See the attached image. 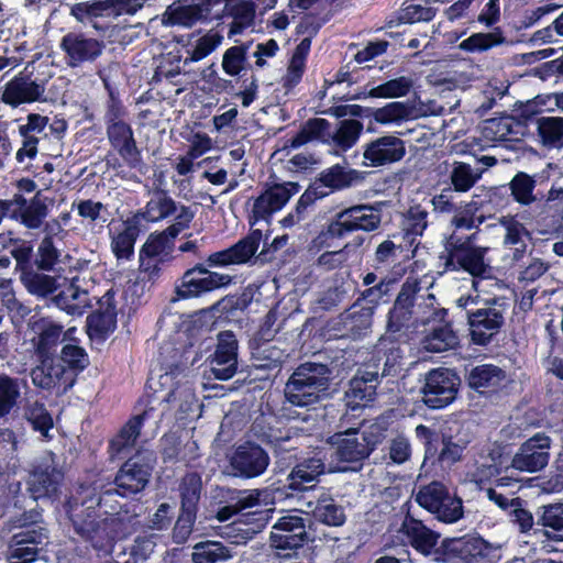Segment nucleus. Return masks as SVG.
I'll list each match as a JSON object with an SVG mask.
<instances>
[{"instance_id": "nucleus-1", "label": "nucleus", "mask_w": 563, "mask_h": 563, "mask_svg": "<svg viewBox=\"0 0 563 563\" xmlns=\"http://www.w3.org/2000/svg\"><path fill=\"white\" fill-rule=\"evenodd\" d=\"M435 302L433 294L422 292L417 278H407L389 311L387 331L396 333L402 329L427 324L431 320L443 319L446 310L437 308Z\"/></svg>"}, {"instance_id": "nucleus-2", "label": "nucleus", "mask_w": 563, "mask_h": 563, "mask_svg": "<svg viewBox=\"0 0 563 563\" xmlns=\"http://www.w3.org/2000/svg\"><path fill=\"white\" fill-rule=\"evenodd\" d=\"M106 496H98L89 487H81L78 496H73L66 504L68 517L77 534L102 547V541L113 539L111 527L117 518L98 519L96 506H100Z\"/></svg>"}, {"instance_id": "nucleus-3", "label": "nucleus", "mask_w": 563, "mask_h": 563, "mask_svg": "<svg viewBox=\"0 0 563 563\" xmlns=\"http://www.w3.org/2000/svg\"><path fill=\"white\" fill-rule=\"evenodd\" d=\"M331 376L332 369L327 364H300L285 384L286 402L300 408L319 402L330 388Z\"/></svg>"}, {"instance_id": "nucleus-4", "label": "nucleus", "mask_w": 563, "mask_h": 563, "mask_svg": "<svg viewBox=\"0 0 563 563\" xmlns=\"http://www.w3.org/2000/svg\"><path fill=\"white\" fill-rule=\"evenodd\" d=\"M62 84V77L44 74L32 77L31 74H21L5 85L1 100L12 107L32 102H52L57 100Z\"/></svg>"}, {"instance_id": "nucleus-5", "label": "nucleus", "mask_w": 563, "mask_h": 563, "mask_svg": "<svg viewBox=\"0 0 563 563\" xmlns=\"http://www.w3.org/2000/svg\"><path fill=\"white\" fill-rule=\"evenodd\" d=\"M382 438L383 430L377 424L371 426L369 431L362 433L356 427H347L329 438L331 457L344 463L361 462L369 456Z\"/></svg>"}, {"instance_id": "nucleus-6", "label": "nucleus", "mask_w": 563, "mask_h": 563, "mask_svg": "<svg viewBox=\"0 0 563 563\" xmlns=\"http://www.w3.org/2000/svg\"><path fill=\"white\" fill-rule=\"evenodd\" d=\"M476 239V232L468 236H462L453 232L445 242V251L440 256L444 260L445 269H459L472 274L474 277L484 276L489 269L484 262L485 247H474L473 242Z\"/></svg>"}, {"instance_id": "nucleus-7", "label": "nucleus", "mask_w": 563, "mask_h": 563, "mask_svg": "<svg viewBox=\"0 0 563 563\" xmlns=\"http://www.w3.org/2000/svg\"><path fill=\"white\" fill-rule=\"evenodd\" d=\"M384 206V202L360 203L341 210L328 225L329 235L341 239L355 231H376L382 224V209Z\"/></svg>"}, {"instance_id": "nucleus-8", "label": "nucleus", "mask_w": 563, "mask_h": 563, "mask_svg": "<svg viewBox=\"0 0 563 563\" xmlns=\"http://www.w3.org/2000/svg\"><path fill=\"white\" fill-rule=\"evenodd\" d=\"M209 265L198 263L188 268L175 286L176 299L199 298L207 292L223 288L232 283V276L209 269Z\"/></svg>"}, {"instance_id": "nucleus-9", "label": "nucleus", "mask_w": 563, "mask_h": 563, "mask_svg": "<svg viewBox=\"0 0 563 563\" xmlns=\"http://www.w3.org/2000/svg\"><path fill=\"white\" fill-rule=\"evenodd\" d=\"M416 501L443 522H455L463 517L462 499L451 495L440 482L421 486L416 494Z\"/></svg>"}, {"instance_id": "nucleus-10", "label": "nucleus", "mask_w": 563, "mask_h": 563, "mask_svg": "<svg viewBox=\"0 0 563 563\" xmlns=\"http://www.w3.org/2000/svg\"><path fill=\"white\" fill-rule=\"evenodd\" d=\"M506 307L499 299H493L484 308L467 310L471 340L476 345H488L505 324Z\"/></svg>"}, {"instance_id": "nucleus-11", "label": "nucleus", "mask_w": 563, "mask_h": 563, "mask_svg": "<svg viewBox=\"0 0 563 563\" xmlns=\"http://www.w3.org/2000/svg\"><path fill=\"white\" fill-rule=\"evenodd\" d=\"M271 464L268 452L260 444L246 441L238 445L229 456V475L242 479L262 476Z\"/></svg>"}, {"instance_id": "nucleus-12", "label": "nucleus", "mask_w": 563, "mask_h": 563, "mask_svg": "<svg viewBox=\"0 0 563 563\" xmlns=\"http://www.w3.org/2000/svg\"><path fill=\"white\" fill-rule=\"evenodd\" d=\"M153 453L137 454L129 459L114 478V489H107L103 496L113 492L121 496L136 494L145 488L151 477L154 463Z\"/></svg>"}, {"instance_id": "nucleus-13", "label": "nucleus", "mask_w": 563, "mask_h": 563, "mask_svg": "<svg viewBox=\"0 0 563 563\" xmlns=\"http://www.w3.org/2000/svg\"><path fill=\"white\" fill-rule=\"evenodd\" d=\"M311 521L297 511L280 517L273 526L271 544L277 550H297L308 543Z\"/></svg>"}, {"instance_id": "nucleus-14", "label": "nucleus", "mask_w": 563, "mask_h": 563, "mask_svg": "<svg viewBox=\"0 0 563 563\" xmlns=\"http://www.w3.org/2000/svg\"><path fill=\"white\" fill-rule=\"evenodd\" d=\"M460 383V377L449 368L430 371L422 387L424 404L433 409L450 405L456 398Z\"/></svg>"}, {"instance_id": "nucleus-15", "label": "nucleus", "mask_w": 563, "mask_h": 563, "mask_svg": "<svg viewBox=\"0 0 563 563\" xmlns=\"http://www.w3.org/2000/svg\"><path fill=\"white\" fill-rule=\"evenodd\" d=\"M38 364L31 369L30 376L34 386L51 390L64 385V390L74 384L73 372L57 356L37 357Z\"/></svg>"}, {"instance_id": "nucleus-16", "label": "nucleus", "mask_w": 563, "mask_h": 563, "mask_svg": "<svg viewBox=\"0 0 563 563\" xmlns=\"http://www.w3.org/2000/svg\"><path fill=\"white\" fill-rule=\"evenodd\" d=\"M550 438L543 433L528 439L512 457L511 466L530 473L544 468L550 459Z\"/></svg>"}, {"instance_id": "nucleus-17", "label": "nucleus", "mask_w": 563, "mask_h": 563, "mask_svg": "<svg viewBox=\"0 0 563 563\" xmlns=\"http://www.w3.org/2000/svg\"><path fill=\"white\" fill-rule=\"evenodd\" d=\"M405 154V142L400 137L383 135L365 145L363 164L368 167H380L399 162Z\"/></svg>"}, {"instance_id": "nucleus-18", "label": "nucleus", "mask_w": 563, "mask_h": 563, "mask_svg": "<svg viewBox=\"0 0 563 563\" xmlns=\"http://www.w3.org/2000/svg\"><path fill=\"white\" fill-rule=\"evenodd\" d=\"M60 48L65 52L66 64L78 67L82 63L97 59L102 54L104 43L82 33L70 32L62 38Z\"/></svg>"}, {"instance_id": "nucleus-19", "label": "nucleus", "mask_w": 563, "mask_h": 563, "mask_svg": "<svg viewBox=\"0 0 563 563\" xmlns=\"http://www.w3.org/2000/svg\"><path fill=\"white\" fill-rule=\"evenodd\" d=\"M238 340L233 332L223 331L218 334V344L210 360V371L221 380L230 379L238 371Z\"/></svg>"}, {"instance_id": "nucleus-20", "label": "nucleus", "mask_w": 563, "mask_h": 563, "mask_svg": "<svg viewBox=\"0 0 563 563\" xmlns=\"http://www.w3.org/2000/svg\"><path fill=\"white\" fill-rule=\"evenodd\" d=\"M262 236L261 230H253L231 247L210 254L206 262L209 266H229L247 263L256 253Z\"/></svg>"}, {"instance_id": "nucleus-21", "label": "nucleus", "mask_w": 563, "mask_h": 563, "mask_svg": "<svg viewBox=\"0 0 563 563\" xmlns=\"http://www.w3.org/2000/svg\"><path fill=\"white\" fill-rule=\"evenodd\" d=\"M378 385V371L366 366L353 377L345 391L346 406L352 410L366 407L375 399Z\"/></svg>"}, {"instance_id": "nucleus-22", "label": "nucleus", "mask_w": 563, "mask_h": 563, "mask_svg": "<svg viewBox=\"0 0 563 563\" xmlns=\"http://www.w3.org/2000/svg\"><path fill=\"white\" fill-rule=\"evenodd\" d=\"M213 0H191L176 7H168L163 15V22L170 25L192 27L198 22L206 21L211 12Z\"/></svg>"}, {"instance_id": "nucleus-23", "label": "nucleus", "mask_w": 563, "mask_h": 563, "mask_svg": "<svg viewBox=\"0 0 563 563\" xmlns=\"http://www.w3.org/2000/svg\"><path fill=\"white\" fill-rule=\"evenodd\" d=\"M325 464L320 457H308L297 463L287 476V488L296 492L313 489L324 474Z\"/></svg>"}, {"instance_id": "nucleus-24", "label": "nucleus", "mask_w": 563, "mask_h": 563, "mask_svg": "<svg viewBox=\"0 0 563 563\" xmlns=\"http://www.w3.org/2000/svg\"><path fill=\"white\" fill-rule=\"evenodd\" d=\"M108 139L111 145L130 167L140 165L141 152L134 140L132 128L125 122H117L107 128Z\"/></svg>"}, {"instance_id": "nucleus-25", "label": "nucleus", "mask_w": 563, "mask_h": 563, "mask_svg": "<svg viewBox=\"0 0 563 563\" xmlns=\"http://www.w3.org/2000/svg\"><path fill=\"white\" fill-rule=\"evenodd\" d=\"M399 532L406 536L407 541L424 555L433 552L440 538L438 532L429 529L421 520L411 516L409 511L401 522Z\"/></svg>"}, {"instance_id": "nucleus-26", "label": "nucleus", "mask_w": 563, "mask_h": 563, "mask_svg": "<svg viewBox=\"0 0 563 563\" xmlns=\"http://www.w3.org/2000/svg\"><path fill=\"white\" fill-rule=\"evenodd\" d=\"M40 519L41 514L38 511H30L19 519L20 530L10 538L14 545L43 549L47 544V529L41 525Z\"/></svg>"}, {"instance_id": "nucleus-27", "label": "nucleus", "mask_w": 563, "mask_h": 563, "mask_svg": "<svg viewBox=\"0 0 563 563\" xmlns=\"http://www.w3.org/2000/svg\"><path fill=\"white\" fill-rule=\"evenodd\" d=\"M99 308L87 319L88 333L91 338L104 339L115 329L117 309L113 295L107 292L98 301Z\"/></svg>"}, {"instance_id": "nucleus-28", "label": "nucleus", "mask_w": 563, "mask_h": 563, "mask_svg": "<svg viewBox=\"0 0 563 563\" xmlns=\"http://www.w3.org/2000/svg\"><path fill=\"white\" fill-rule=\"evenodd\" d=\"M299 186L295 183L287 185H274L263 192L253 206V216L255 219H266L273 212L283 208L294 192L298 191Z\"/></svg>"}, {"instance_id": "nucleus-29", "label": "nucleus", "mask_w": 563, "mask_h": 563, "mask_svg": "<svg viewBox=\"0 0 563 563\" xmlns=\"http://www.w3.org/2000/svg\"><path fill=\"white\" fill-rule=\"evenodd\" d=\"M62 473L48 462L37 465L30 474L29 489L34 499L49 497L57 492Z\"/></svg>"}, {"instance_id": "nucleus-30", "label": "nucleus", "mask_w": 563, "mask_h": 563, "mask_svg": "<svg viewBox=\"0 0 563 563\" xmlns=\"http://www.w3.org/2000/svg\"><path fill=\"white\" fill-rule=\"evenodd\" d=\"M307 507V512H311L318 521L328 526H342L346 518L343 507L323 490L316 496L314 500H309Z\"/></svg>"}, {"instance_id": "nucleus-31", "label": "nucleus", "mask_w": 563, "mask_h": 563, "mask_svg": "<svg viewBox=\"0 0 563 563\" xmlns=\"http://www.w3.org/2000/svg\"><path fill=\"white\" fill-rule=\"evenodd\" d=\"M253 365L260 369H278L288 357L285 350L268 339L254 338L251 341Z\"/></svg>"}, {"instance_id": "nucleus-32", "label": "nucleus", "mask_w": 563, "mask_h": 563, "mask_svg": "<svg viewBox=\"0 0 563 563\" xmlns=\"http://www.w3.org/2000/svg\"><path fill=\"white\" fill-rule=\"evenodd\" d=\"M363 132V123L355 119H345L340 121L335 129L330 128L329 146L333 147L335 153L346 152L358 141Z\"/></svg>"}, {"instance_id": "nucleus-33", "label": "nucleus", "mask_w": 563, "mask_h": 563, "mask_svg": "<svg viewBox=\"0 0 563 563\" xmlns=\"http://www.w3.org/2000/svg\"><path fill=\"white\" fill-rule=\"evenodd\" d=\"M331 123L321 118L309 119L300 129V131L287 141L286 147L297 148L308 142L319 141L329 144Z\"/></svg>"}, {"instance_id": "nucleus-34", "label": "nucleus", "mask_w": 563, "mask_h": 563, "mask_svg": "<svg viewBox=\"0 0 563 563\" xmlns=\"http://www.w3.org/2000/svg\"><path fill=\"white\" fill-rule=\"evenodd\" d=\"M22 380L8 374H0V420L13 415L20 404Z\"/></svg>"}, {"instance_id": "nucleus-35", "label": "nucleus", "mask_w": 563, "mask_h": 563, "mask_svg": "<svg viewBox=\"0 0 563 563\" xmlns=\"http://www.w3.org/2000/svg\"><path fill=\"white\" fill-rule=\"evenodd\" d=\"M537 516V525L550 529L543 532L548 539L563 541V503L541 506Z\"/></svg>"}, {"instance_id": "nucleus-36", "label": "nucleus", "mask_w": 563, "mask_h": 563, "mask_svg": "<svg viewBox=\"0 0 563 563\" xmlns=\"http://www.w3.org/2000/svg\"><path fill=\"white\" fill-rule=\"evenodd\" d=\"M318 180L331 190H341L363 181L364 175L356 169H349L336 164L321 172Z\"/></svg>"}, {"instance_id": "nucleus-37", "label": "nucleus", "mask_w": 563, "mask_h": 563, "mask_svg": "<svg viewBox=\"0 0 563 563\" xmlns=\"http://www.w3.org/2000/svg\"><path fill=\"white\" fill-rule=\"evenodd\" d=\"M21 283L26 290L37 297L45 298L58 288L57 277L45 274L40 268H25L20 275Z\"/></svg>"}, {"instance_id": "nucleus-38", "label": "nucleus", "mask_w": 563, "mask_h": 563, "mask_svg": "<svg viewBox=\"0 0 563 563\" xmlns=\"http://www.w3.org/2000/svg\"><path fill=\"white\" fill-rule=\"evenodd\" d=\"M37 327L38 335L36 340H33L36 357L55 356V349L63 341V327L46 320H43Z\"/></svg>"}, {"instance_id": "nucleus-39", "label": "nucleus", "mask_w": 563, "mask_h": 563, "mask_svg": "<svg viewBox=\"0 0 563 563\" xmlns=\"http://www.w3.org/2000/svg\"><path fill=\"white\" fill-rule=\"evenodd\" d=\"M153 409L144 410L142 413L131 418L120 430L118 435L110 443L111 456L121 454L124 450L134 445L141 430L143 420Z\"/></svg>"}, {"instance_id": "nucleus-40", "label": "nucleus", "mask_w": 563, "mask_h": 563, "mask_svg": "<svg viewBox=\"0 0 563 563\" xmlns=\"http://www.w3.org/2000/svg\"><path fill=\"white\" fill-rule=\"evenodd\" d=\"M484 173V167L472 166L464 162H454L451 165L449 178L455 191L466 192L474 187Z\"/></svg>"}, {"instance_id": "nucleus-41", "label": "nucleus", "mask_w": 563, "mask_h": 563, "mask_svg": "<svg viewBox=\"0 0 563 563\" xmlns=\"http://www.w3.org/2000/svg\"><path fill=\"white\" fill-rule=\"evenodd\" d=\"M181 510H198L202 493V478L200 474L190 472L184 475L178 485Z\"/></svg>"}, {"instance_id": "nucleus-42", "label": "nucleus", "mask_w": 563, "mask_h": 563, "mask_svg": "<svg viewBox=\"0 0 563 563\" xmlns=\"http://www.w3.org/2000/svg\"><path fill=\"white\" fill-rule=\"evenodd\" d=\"M367 117L380 124L401 123L413 117L415 108L407 102L393 101L377 109H368Z\"/></svg>"}, {"instance_id": "nucleus-43", "label": "nucleus", "mask_w": 563, "mask_h": 563, "mask_svg": "<svg viewBox=\"0 0 563 563\" xmlns=\"http://www.w3.org/2000/svg\"><path fill=\"white\" fill-rule=\"evenodd\" d=\"M424 350L432 353H441L459 345V336L450 324L434 327L422 341Z\"/></svg>"}, {"instance_id": "nucleus-44", "label": "nucleus", "mask_w": 563, "mask_h": 563, "mask_svg": "<svg viewBox=\"0 0 563 563\" xmlns=\"http://www.w3.org/2000/svg\"><path fill=\"white\" fill-rule=\"evenodd\" d=\"M505 376V372L498 366L485 364L472 368L467 382L471 388L484 393L485 388L497 387Z\"/></svg>"}, {"instance_id": "nucleus-45", "label": "nucleus", "mask_w": 563, "mask_h": 563, "mask_svg": "<svg viewBox=\"0 0 563 563\" xmlns=\"http://www.w3.org/2000/svg\"><path fill=\"white\" fill-rule=\"evenodd\" d=\"M124 228L112 238V252L118 260H129L134 254V244L140 234V228L135 221H125Z\"/></svg>"}, {"instance_id": "nucleus-46", "label": "nucleus", "mask_w": 563, "mask_h": 563, "mask_svg": "<svg viewBox=\"0 0 563 563\" xmlns=\"http://www.w3.org/2000/svg\"><path fill=\"white\" fill-rule=\"evenodd\" d=\"M231 556V550L216 541L197 543L191 554L194 563H221L228 561Z\"/></svg>"}, {"instance_id": "nucleus-47", "label": "nucleus", "mask_w": 563, "mask_h": 563, "mask_svg": "<svg viewBox=\"0 0 563 563\" xmlns=\"http://www.w3.org/2000/svg\"><path fill=\"white\" fill-rule=\"evenodd\" d=\"M537 131L541 143L556 147L563 143V118L541 117L537 119Z\"/></svg>"}, {"instance_id": "nucleus-48", "label": "nucleus", "mask_w": 563, "mask_h": 563, "mask_svg": "<svg viewBox=\"0 0 563 563\" xmlns=\"http://www.w3.org/2000/svg\"><path fill=\"white\" fill-rule=\"evenodd\" d=\"M310 38L306 37L295 48L287 74L283 78L284 87L289 89L299 82L305 70V62L310 49Z\"/></svg>"}, {"instance_id": "nucleus-49", "label": "nucleus", "mask_w": 563, "mask_h": 563, "mask_svg": "<svg viewBox=\"0 0 563 563\" xmlns=\"http://www.w3.org/2000/svg\"><path fill=\"white\" fill-rule=\"evenodd\" d=\"M175 210V201L165 191L155 190L151 194L143 217L148 221H157L168 217Z\"/></svg>"}, {"instance_id": "nucleus-50", "label": "nucleus", "mask_w": 563, "mask_h": 563, "mask_svg": "<svg viewBox=\"0 0 563 563\" xmlns=\"http://www.w3.org/2000/svg\"><path fill=\"white\" fill-rule=\"evenodd\" d=\"M534 177L527 173L519 172L509 183V188L514 199L520 205L528 206L539 199L538 194H534L536 188Z\"/></svg>"}, {"instance_id": "nucleus-51", "label": "nucleus", "mask_w": 563, "mask_h": 563, "mask_svg": "<svg viewBox=\"0 0 563 563\" xmlns=\"http://www.w3.org/2000/svg\"><path fill=\"white\" fill-rule=\"evenodd\" d=\"M373 314L374 307L353 305L343 317L344 325L354 336H361L372 327Z\"/></svg>"}, {"instance_id": "nucleus-52", "label": "nucleus", "mask_w": 563, "mask_h": 563, "mask_svg": "<svg viewBox=\"0 0 563 563\" xmlns=\"http://www.w3.org/2000/svg\"><path fill=\"white\" fill-rule=\"evenodd\" d=\"M518 128L519 124L510 117L494 118L485 122L483 128L484 136L494 142L511 141V135L517 134L514 128Z\"/></svg>"}, {"instance_id": "nucleus-53", "label": "nucleus", "mask_w": 563, "mask_h": 563, "mask_svg": "<svg viewBox=\"0 0 563 563\" xmlns=\"http://www.w3.org/2000/svg\"><path fill=\"white\" fill-rule=\"evenodd\" d=\"M251 43L235 45L228 48L222 57V68L230 76H239L246 67L247 52Z\"/></svg>"}, {"instance_id": "nucleus-54", "label": "nucleus", "mask_w": 563, "mask_h": 563, "mask_svg": "<svg viewBox=\"0 0 563 563\" xmlns=\"http://www.w3.org/2000/svg\"><path fill=\"white\" fill-rule=\"evenodd\" d=\"M412 86L413 80L410 77L401 76L372 88L368 96L373 98H399L406 96Z\"/></svg>"}, {"instance_id": "nucleus-55", "label": "nucleus", "mask_w": 563, "mask_h": 563, "mask_svg": "<svg viewBox=\"0 0 563 563\" xmlns=\"http://www.w3.org/2000/svg\"><path fill=\"white\" fill-rule=\"evenodd\" d=\"M47 206L44 200L41 199L40 192H37L27 207L20 212L16 221H20L29 229H38L47 217Z\"/></svg>"}, {"instance_id": "nucleus-56", "label": "nucleus", "mask_w": 563, "mask_h": 563, "mask_svg": "<svg viewBox=\"0 0 563 563\" xmlns=\"http://www.w3.org/2000/svg\"><path fill=\"white\" fill-rule=\"evenodd\" d=\"M264 495L266 492L261 489L232 490L230 501L235 503L239 512L255 515L258 514L256 509L263 505Z\"/></svg>"}, {"instance_id": "nucleus-57", "label": "nucleus", "mask_w": 563, "mask_h": 563, "mask_svg": "<svg viewBox=\"0 0 563 563\" xmlns=\"http://www.w3.org/2000/svg\"><path fill=\"white\" fill-rule=\"evenodd\" d=\"M24 417L35 430L40 431L44 435L53 427L52 417L47 412L44 405L37 400H26L24 405Z\"/></svg>"}, {"instance_id": "nucleus-58", "label": "nucleus", "mask_w": 563, "mask_h": 563, "mask_svg": "<svg viewBox=\"0 0 563 563\" xmlns=\"http://www.w3.org/2000/svg\"><path fill=\"white\" fill-rule=\"evenodd\" d=\"M261 440L273 448L276 456L297 451L300 442V438L291 435L289 431L285 433L280 431L278 433L264 432Z\"/></svg>"}, {"instance_id": "nucleus-59", "label": "nucleus", "mask_w": 563, "mask_h": 563, "mask_svg": "<svg viewBox=\"0 0 563 563\" xmlns=\"http://www.w3.org/2000/svg\"><path fill=\"white\" fill-rule=\"evenodd\" d=\"M222 38V35L212 31L198 38L195 47L188 51L189 56L185 58L184 65L198 62L211 54L221 44Z\"/></svg>"}, {"instance_id": "nucleus-60", "label": "nucleus", "mask_w": 563, "mask_h": 563, "mask_svg": "<svg viewBox=\"0 0 563 563\" xmlns=\"http://www.w3.org/2000/svg\"><path fill=\"white\" fill-rule=\"evenodd\" d=\"M505 41L500 32L475 33L460 44V48L475 52L486 51Z\"/></svg>"}, {"instance_id": "nucleus-61", "label": "nucleus", "mask_w": 563, "mask_h": 563, "mask_svg": "<svg viewBox=\"0 0 563 563\" xmlns=\"http://www.w3.org/2000/svg\"><path fill=\"white\" fill-rule=\"evenodd\" d=\"M167 404L177 406L181 412H188L196 402V396L187 384L177 385L163 399Z\"/></svg>"}, {"instance_id": "nucleus-62", "label": "nucleus", "mask_w": 563, "mask_h": 563, "mask_svg": "<svg viewBox=\"0 0 563 563\" xmlns=\"http://www.w3.org/2000/svg\"><path fill=\"white\" fill-rule=\"evenodd\" d=\"M500 223L506 230L505 235V244L506 245H517L526 243L527 239H530L529 231L525 228L522 223L517 221L512 217H503L500 218Z\"/></svg>"}, {"instance_id": "nucleus-63", "label": "nucleus", "mask_w": 563, "mask_h": 563, "mask_svg": "<svg viewBox=\"0 0 563 563\" xmlns=\"http://www.w3.org/2000/svg\"><path fill=\"white\" fill-rule=\"evenodd\" d=\"M197 518L196 511L181 510L173 529V540L176 544L185 543L192 532Z\"/></svg>"}, {"instance_id": "nucleus-64", "label": "nucleus", "mask_w": 563, "mask_h": 563, "mask_svg": "<svg viewBox=\"0 0 563 563\" xmlns=\"http://www.w3.org/2000/svg\"><path fill=\"white\" fill-rule=\"evenodd\" d=\"M59 257V252L55 247L52 238H44L38 246L36 268L51 271L54 268Z\"/></svg>"}]
</instances>
